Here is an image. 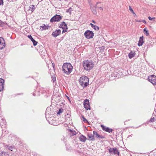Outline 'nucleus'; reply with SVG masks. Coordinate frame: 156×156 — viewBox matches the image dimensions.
<instances>
[{
    "mask_svg": "<svg viewBox=\"0 0 156 156\" xmlns=\"http://www.w3.org/2000/svg\"><path fill=\"white\" fill-rule=\"evenodd\" d=\"M5 43H4L3 45V46L2 47H1L0 46V49H2L5 47Z\"/></svg>",
    "mask_w": 156,
    "mask_h": 156,
    "instance_id": "nucleus-35",
    "label": "nucleus"
},
{
    "mask_svg": "<svg viewBox=\"0 0 156 156\" xmlns=\"http://www.w3.org/2000/svg\"><path fill=\"white\" fill-rule=\"evenodd\" d=\"M6 25H7L6 23L2 22V21H0V26L3 27V26Z\"/></svg>",
    "mask_w": 156,
    "mask_h": 156,
    "instance_id": "nucleus-23",
    "label": "nucleus"
},
{
    "mask_svg": "<svg viewBox=\"0 0 156 156\" xmlns=\"http://www.w3.org/2000/svg\"><path fill=\"white\" fill-rule=\"evenodd\" d=\"M94 66V62L92 60H84L83 62V66L84 69L86 71H89Z\"/></svg>",
    "mask_w": 156,
    "mask_h": 156,
    "instance_id": "nucleus-2",
    "label": "nucleus"
},
{
    "mask_svg": "<svg viewBox=\"0 0 156 156\" xmlns=\"http://www.w3.org/2000/svg\"><path fill=\"white\" fill-rule=\"evenodd\" d=\"M3 0H0V5H1V4H3Z\"/></svg>",
    "mask_w": 156,
    "mask_h": 156,
    "instance_id": "nucleus-39",
    "label": "nucleus"
},
{
    "mask_svg": "<svg viewBox=\"0 0 156 156\" xmlns=\"http://www.w3.org/2000/svg\"><path fill=\"white\" fill-rule=\"evenodd\" d=\"M27 37L30 39L31 41L33 43L34 46H36L37 45V42L35 40L33 39L31 35H28Z\"/></svg>",
    "mask_w": 156,
    "mask_h": 156,
    "instance_id": "nucleus-12",
    "label": "nucleus"
},
{
    "mask_svg": "<svg viewBox=\"0 0 156 156\" xmlns=\"http://www.w3.org/2000/svg\"><path fill=\"white\" fill-rule=\"evenodd\" d=\"M73 67L69 63H64L62 66V71L65 74L68 75L72 72Z\"/></svg>",
    "mask_w": 156,
    "mask_h": 156,
    "instance_id": "nucleus-1",
    "label": "nucleus"
},
{
    "mask_svg": "<svg viewBox=\"0 0 156 156\" xmlns=\"http://www.w3.org/2000/svg\"><path fill=\"white\" fill-rule=\"evenodd\" d=\"M41 28H42L41 30H44L48 29V26L47 25H46L45 24H43V25L41 26Z\"/></svg>",
    "mask_w": 156,
    "mask_h": 156,
    "instance_id": "nucleus-19",
    "label": "nucleus"
},
{
    "mask_svg": "<svg viewBox=\"0 0 156 156\" xmlns=\"http://www.w3.org/2000/svg\"><path fill=\"white\" fill-rule=\"evenodd\" d=\"M64 27L63 26H62V25L61 24L59 25V28H62V29H64L65 28H64Z\"/></svg>",
    "mask_w": 156,
    "mask_h": 156,
    "instance_id": "nucleus-38",
    "label": "nucleus"
},
{
    "mask_svg": "<svg viewBox=\"0 0 156 156\" xmlns=\"http://www.w3.org/2000/svg\"><path fill=\"white\" fill-rule=\"evenodd\" d=\"M52 64L53 66L54 67V66L55 65L54 64L52 63Z\"/></svg>",
    "mask_w": 156,
    "mask_h": 156,
    "instance_id": "nucleus-45",
    "label": "nucleus"
},
{
    "mask_svg": "<svg viewBox=\"0 0 156 156\" xmlns=\"http://www.w3.org/2000/svg\"><path fill=\"white\" fill-rule=\"evenodd\" d=\"M80 141L82 142H85L87 140V138L83 135H81L79 137Z\"/></svg>",
    "mask_w": 156,
    "mask_h": 156,
    "instance_id": "nucleus-14",
    "label": "nucleus"
},
{
    "mask_svg": "<svg viewBox=\"0 0 156 156\" xmlns=\"http://www.w3.org/2000/svg\"><path fill=\"white\" fill-rule=\"evenodd\" d=\"M144 34H146V36H148L149 34L148 31L146 29V28H145L144 29Z\"/></svg>",
    "mask_w": 156,
    "mask_h": 156,
    "instance_id": "nucleus-22",
    "label": "nucleus"
},
{
    "mask_svg": "<svg viewBox=\"0 0 156 156\" xmlns=\"http://www.w3.org/2000/svg\"><path fill=\"white\" fill-rule=\"evenodd\" d=\"M141 21L143 22L145 24H146L147 23L146 21L144 20H142V21Z\"/></svg>",
    "mask_w": 156,
    "mask_h": 156,
    "instance_id": "nucleus-40",
    "label": "nucleus"
},
{
    "mask_svg": "<svg viewBox=\"0 0 156 156\" xmlns=\"http://www.w3.org/2000/svg\"><path fill=\"white\" fill-rule=\"evenodd\" d=\"M62 19V17L59 15L56 14L51 19L50 21L51 22H58Z\"/></svg>",
    "mask_w": 156,
    "mask_h": 156,
    "instance_id": "nucleus-5",
    "label": "nucleus"
},
{
    "mask_svg": "<svg viewBox=\"0 0 156 156\" xmlns=\"http://www.w3.org/2000/svg\"><path fill=\"white\" fill-rule=\"evenodd\" d=\"M154 117H153L151 118L149 122H154Z\"/></svg>",
    "mask_w": 156,
    "mask_h": 156,
    "instance_id": "nucleus-32",
    "label": "nucleus"
},
{
    "mask_svg": "<svg viewBox=\"0 0 156 156\" xmlns=\"http://www.w3.org/2000/svg\"><path fill=\"white\" fill-rule=\"evenodd\" d=\"M63 30L62 32V34L65 33L67 31V29H66V28H64V29H62Z\"/></svg>",
    "mask_w": 156,
    "mask_h": 156,
    "instance_id": "nucleus-30",
    "label": "nucleus"
},
{
    "mask_svg": "<svg viewBox=\"0 0 156 156\" xmlns=\"http://www.w3.org/2000/svg\"><path fill=\"white\" fill-rule=\"evenodd\" d=\"M101 127L102 128L103 130L105 131L110 133L112 131V129L109 127L105 126L103 125H101Z\"/></svg>",
    "mask_w": 156,
    "mask_h": 156,
    "instance_id": "nucleus-10",
    "label": "nucleus"
},
{
    "mask_svg": "<svg viewBox=\"0 0 156 156\" xmlns=\"http://www.w3.org/2000/svg\"><path fill=\"white\" fill-rule=\"evenodd\" d=\"M88 137L90 140L94 141L95 140L94 134H89L88 135Z\"/></svg>",
    "mask_w": 156,
    "mask_h": 156,
    "instance_id": "nucleus-16",
    "label": "nucleus"
},
{
    "mask_svg": "<svg viewBox=\"0 0 156 156\" xmlns=\"http://www.w3.org/2000/svg\"><path fill=\"white\" fill-rule=\"evenodd\" d=\"M93 134L95 137H97V138H98V137H99V136L100 135L98 134V133L95 131H93Z\"/></svg>",
    "mask_w": 156,
    "mask_h": 156,
    "instance_id": "nucleus-24",
    "label": "nucleus"
},
{
    "mask_svg": "<svg viewBox=\"0 0 156 156\" xmlns=\"http://www.w3.org/2000/svg\"><path fill=\"white\" fill-rule=\"evenodd\" d=\"M72 9V8H69V9H68L67 10V12H69L70 13L71 12V9Z\"/></svg>",
    "mask_w": 156,
    "mask_h": 156,
    "instance_id": "nucleus-33",
    "label": "nucleus"
},
{
    "mask_svg": "<svg viewBox=\"0 0 156 156\" xmlns=\"http://www.w3.org/2000/svg\"><path fill=\"white\" fill-rule=\"evenodd\" d=\"M89 79L88 77L85 76H82L79 80L80 85L83 88L88 85Z\"/></svg>",
    "mask_w": 156,
    "mask_h": 156,
    "instance_id": "nucleus-3",
    "label": "nucleus"
},
{
    "mask_svg": "<svg viewBox=\"0 0 156 156\" xmlns=\"http://www.w3.org/2000/svg\"><path fill=\"white\" fill-rule=\"evenodd\" d=\"M2 40L4 41V39L2 37H0V44L1 45V44H2L3 45V44L1 41Z\"/></svg>",
    "mask_w": 156,
    "mask_h": 156,
    "instance_id": "nucleus-31",
    "label": "nucleus"
},
{
    "mask_svg": "<svg viewBox=\"0 0 156 156\" xmlns=\"http://www.w3.org/2000/svg\"><path fill=\"white\" fill-rule=\"evenodd\" d=\"M144 37L143 36L140 37L138 43V46H140L142 45L144 43Z\"/></svg>",
    "mask_w": 156,
    "mask_h": 156,
    "instance_id": "nucleus-13",
    "label": "nucleus"
},
{
    "mask_svg": "<svg viewBox=\"0 0 156 156\" xmlns=\"http://www.w3.org/2000/svg\"><path fill=\"white\" fill-rule=\"evenodd\" d=\"M149 81L154 85H156V76L152 75L151 77L149 78Z\"/></svg>",
    "mask_w": 156,
    "mask_h": 156,
    "instance_id": "nucleus-8",
    "label": "nucleus"
},
{
    "mask_svg": "<svg viewBox=\"0 0 156 156\" xmlns=\"http://www.w3.org/2000/svg\"><path fill=\"white\" fill-rule=\"evenodd\" d=\"M90 24L91 25V27L94 29L95 30H99V27H98L97 26L94 25L92 23H90Z\"/></svg>",
    "mask_w": 156,
    "mask_h": 156,
    "instance_id": "nucleus-18",
    "label": "nucleus"
},
{
    "mask_svg": "<svg viewBox=\"0 0 156 156\" xmlns=\"http://www.w3.org/2000/svg\"><path fill=\"white\" fill-rule=\"evenodd\" d=\"M84 35L86 38L89 39L93 38L94 36V34L91 31L87 30L85 32Z\"/></svg>",
    "mask_w": 156,
    "mask_h": 156,
    "instance_id": "nucleus-4",
    "label": "nucleus"
},
{
    "mask_svg": "<svg viewBox=\"0 0 156 156\" xmlns=\"http://www.w3.org/2000/svg\"><path fill=\"white\" fill-rule=\"evenodd\" d=\"M98 138H100L101 139H104L105 138V137L104 136L100 135Z\"/></svg>",
    "mask_w": 156,
    "mask_h": 156,
    "instance_id": "nucleus-36",
    "label": "nucleus"
},
{
    "mask_svg": "<svg viewBox=\"0 0 156 156\" xmlns=\"http://www.w3.org/2000/svg\"><path fill=\"white\" fill-rule=\"evenodd\" d=\"M136 22H141V21L139 20H136Z\"/></svg>",
    "mask_w": 156,
    "mask_h": 156,
    "instance_id": "nucleus-41",
    "label": "nucleus"
},
{
    "mask_svg": "<svg viewBox=\"0 0 156 156\" xmlns=\"http://www.w3.org/2000/svg\"><path fill=\"white\" fill-rule=\"evenodd\" d=\"M100 2H97V4H98L99 3H100Z\"/></svg>",
    "mask_w": 156,
    "mask_h": 156,
    "instance_id": "nucleus-46",
    "label": "nucleus"
},
{
    "mask_svg": "<svg viewBox=\"0 0 156 156\" xmlns=\"http://www.w3.org/2000/svg\"><path fill=\"white\" fill-rule=\"evenodd\" d=\"M33 95L34 96H35L36 95L35 94V93H33Z\"/></svg>",
    "mask_w": 156,
    "mask_h": 156,
    "instance_id": "nucleus-44",
    "label": "nucleus"
},
{
    "mask_svg": "<svg viewBox=\"0 0 156 156\" xmlns=\"http://www.w3.org/2000/svg\"><path fill=\"white\" fill-rule=\"evenodd\" d=\"M135 55V52L134 51H131L130 53H129L128 55V56L129 58H132L134 57Z\"/></svg>",
    "mask_w": 156,
    "mask_h": 156,
    "instance_id": "nucleus-15",
    "label": "nucleus"
},
{
    "mask_svg": "<svg viewBox=\"0 0 156 156\" xmlns=\"http://www.w3.org/2000/svg\"><path fill=\"white\" fill-rule=\"evenodd\" d=\"M148 18L150 20H152L153 19H155L154 18H151L150 16L148 17Z\"/></svg>",
    "mask_w": 156,
    "mask_h": 156,
    "instance_id": "nucleus-37",
    "label": "nucleus"
},
{
    "mask_svg": "<svg viewBox=\"0 0 156 156\" xmlns=\"http://www.w3.org/2000/svg\"><path fill=\"white\" fill-rule=\"evenodd\" d=\"M30 9L32 11H33L35 9L34 6V5H31L30 6Z\"/></svg>",
    "mask_w": 156,
    "mask_h": 156,
    "instance_id": "nucleus-26",
    "label": "nucleus"
},
{
    "mask_svg": "<svg viewBox=\"0 0 156 156\" xmlns=\"http://www.w3.org/2000/svg\"><path fill=\"white\" fill-rule=\"evenodd\" d=\"M0 156H9V155L7 153L1 151L0 152Z\"/></svg>",
    "mask_w": 156,
    "mask_h": 156,
    "instance_id": "nucleus-20",
    "label": "nucleus"
},
{
    "mask_svg": "<svg viewBox=\"0 0 156 156\" xmlns=\"http://www.w3.org/2000/svg\"><path fill=\"white\" fill-rule=\"evenodd\" d=\"M98 8L101 10H103V8L101 7H99Z\"/></svg>",
    "mask_w": 156,
    "mask_h": 156,
    "instance_id": "nucleus-42",
    "label": "nucleus"
},
{
    "mask_svg": "<svg viewBox=\"0 0 156 156\" xmlns=\"http://www.w3.org/2000/svg\"><path fill=\"white\" fill-rule=\"evenodd\" d=\"M61 33V30L60 29L56 30L53 32L51 34L52 36L54 37H56L59 35Z\"/></svg>",
    "mask_w": 156,
    "mask_h": 156,
    "instance_id": "nucleus-9",
    "label": "nucleus"
},
{
    "mask_svg": "<svg viewBox=\"0 0 156 156\" xmlns=\"http://www.w3.org/2000/svg\"><path fill=\"white\" fill-rule=\"evenodd\" d=\"M129 10L133 13V14H135L133 9H132V8L130 6H129Z\"/></svg>",
    "mask_w": 156,
    "mask_h": 156,
    "instance_id": "nucleus-28",
    "label": "nucleus"
},
{
    "mask_svg": "<svg viewBox=\"0 0 156 156\" xmlns=\"http://www.w3.org/2000/svg\"><path fill=\"white\" fill-rule=\"evenodd\" d=\"M7 148H8L9 150L12 151H13L15 150V149L14 147L11 146H7Z\"/></svg>",
    "mask_w": 156,
    "mask_h": 156,
    "instance_id": "nucleus-21",
    "label": "nucleus"
},
{
    "mask_svg": "<svg viewBox=\"0 0 156 156\" xmlns=\"http://www.w3.org/2000/svg\"><path fill=\"white\" fill-rule=\"evenodd\" d=\"M63 109L62 108H60L59 109L58 111L57 112V114L58 115L60 114L63 112Z\"/></svg>",
    "mask_w": 156,
    "mask_h": 156,
    "instance_id": "nucleus-27",
    "label": "nucleus"
},
{
    "mask_svg": "<svg viewBox=\"0 0 156 156\" xmlns=\"http://www.w3.org/2000/svg\"><path fill=\"white\" fill-rule=\"evenodd\" d=\"M68 131L70 133V136H73L76 135V132L74 130H72L71 129H68Z\"/></svg>",
    "mask_w": 156,
    "mask_h": 156,
    "instance_id": "nucleus-17",
    "label": "nucleus"
},
{
    "mask_svg": "<svg viewBox=\"0 0 156 156\" xmlns=\"http://www.w3.org/2000/svg\"><path fill=\"white\" fill-rule=\"evenodd\" d=\"M4 80L2 78H0V92L3 89L4 87Z\"/></svg>",
    "mask_w": 156,
    "mask_h": 156,
    "instance_id": "nucleus-11",
    "label": "nucleus"
},
{
    "mask_svg": "<svg viewBox=\"0 0 156 156\" xmlns=\"http://www.w3.org/2000/svg\"><path fill=\"white\" fill-rule=\"evenodd\" d=\"M109 152L111 154L113 153L114 154H117L119 155V153L118 151L116 148H110L108 149Z\"/></svg>",
    "mask_w": 156,
    "mask_h": 156,
    "instance_id": "nucleus-7",
    "label": "nucleus"
},
{
    "mask_svg": "<svg viewBox=\"0 0 156 156\" xmlns=\"http://www.w3.org/2000/svg\"><path fill=\"white\" fill-rule=\"evenodd\" d=\"M82 118L83 119V121L84 122L87 123L88 122L87 120L84 118V116H83Z\"/></svg>",
    "mask_w": 156,
    "mask_h": 156,
    "instance_id": "nucleus-29",
    "label": "nucleus"
},
{
    "mask_svg": "<svg viewBox=\"0 0 156 156\" xmlns=\"http://www.w3.org/2000/svg\"><path fill=\"white\" fill-rule=\"evenodd\" d=\"M92 12L94 14H97V12L95 9H94L93 10H92Z\"/></svg>",
    "mask_w": 156,
    "mask_h": 156,
    "instance_id": "nucleus-34",
    "label": "nucleus"
},
{
    "mask_svg": "<svg viewBox=\"0 0 156 156\" xmlns=\"http://www.w3.org/2000/svg\"><path fill=\"white\" fill-rule=\"evenodd\" d=\"M92 22L94 23H96V22L94 20H92Z\"/></svg>",
    "mask_w": 156,
    "mask_h": 156,
    "instance_id": "nucleus-43",
    "label": "nucleus"
},
{
    "mask_svg": "<svg viewBox=\"0 0 156 156\" xmlns=\"http://www.w3.org/2000/svg\"><path fill=\"white\" fill-rule=\"evenodd\" d=\"M83 105L84 108L87 110H90V108L89 103V101L88 99H86L83 102Z\"/></svg>",
    "mask_w": 156,
    "mask_h": 156,
    "instance_id": "nucleus-6",
    "label": "nucleus"
},
{
    "mask_svg": "<svg viewBox=\"0 0 156 156\" xmlns=\"http://www.w3.org/2000/svg\"><path fill=\"white\" fill-rule=\"evenodd\" d=\"M61 24L62 25V26L64 27V28H66V29H68L67 26L66 24L64 22H62V23Z\"/></svg>",
    "mask_w": 156,
    "mask_h": 156,
    "instance_id": "nucleus-25",
    "label": "nucleus"
}]
</instances>
